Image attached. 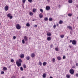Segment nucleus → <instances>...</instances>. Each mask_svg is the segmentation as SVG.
I'll return each instance as SVG.
<instances>
[{"label":"nucleus","mask_w":78,"mask_h":78,"mask_svg":"<svg viewBox=\"0 0 78 78\" xmlns=\"http://www.w3.org/2000/svg\"><path fill=\"white\" fill-rule=\"evenodd\" d=\"M7 16L8 17H9L10 19H12V16H11V14L10 13L8 14L7 15Z\"/></svg>","instance_id":"obj_4"},{"label":"nucleus","mask_w":78,"mask_h":78,"mask_svg":"<svg viewBox=\"0 0 78 78\" xmlns=\"http://www.w3.org/2000/svg\"><path fill=\"white\" fill-rule=\"evenodd\" d=\"M72 44L73 45H76V40H73L72 41Z\"/></svg>","instance_id":"obj_5"},{"label":"nucleus","mask_w":78,"mask_h":78,"mask_svg":"<svg viewBox=\"0 0 78 78\" xmlns=\"http://www.w3.org/2000/svg\"><path fill=\"white\" fill-rule=\"evenodd\" d=\"M76 66H78V63H76Z\"/></svg>","instance_id":"obj_46"},{"label":"nucleus","mask_w":78,"mask_h":78,"mask_svg":"<svg viewBox=\"0 0 78 78\" xmlns=\"http://www.w3.org/2000/svg\"><path fill=\"white\" fill-rule=\"evenodd\" d=\"M22 42L23 44H25V40L24 39H23L22 41Z\"/></svg>","instance_id":"obj_32"},{"label":"nucleus","mask_w":78,"mask_h":78,"mask_svg":"<svg viewBox=\"0 0 78 78\" xmlns=\"http://www.w3.org/2000/svg\"><path fill=\"white\" fill-rule=\"evenodd\" d=\"M68 2L69 3H72V2H73V1H72V0H69L68 1Z\"/></svg>","instance_id":"obj_18"},{"label":"nucleus","mask_w":78,"mask_h":78,"mask_svg":"<svg viewBox=\"0 0 78 78\" xmlns=\"http://www.w3.org/2000/svg\"><path fill=\"white\" fill-rule=\"evenodd\" d=\"M1 25V23L0 22V26Z\"/></svg>","instance_id":"obj_53"},{"label":"nucleus","mask_w":78,"mask_h":78,"mask_svg":"<svg viewBox=\"0 0 78 78\" xmlns=\"http://www.w3.org/2000/svg\"><path fill=\"white\" fill-rule=\"evenodd\" d=\"M24 39L26 42H27L28 41V37L27 36H24Z\"/></svg>","instance_id":"obj_8"},{"label":"nucleus","mask_w":78,"mask_h":78,"mask_svg":"<svg viewBox=\"0 0 78 78\" xmlns=\"http://www.w3.org/2000/svg\"><path fill=\"white\" fill-rule=\"evenodd\" d=\"M39 65L40 66H41L42 65V62H39Z\"/></svg>","instance_id":"obj_34"},{"label":"nucleus","mask_w":78,"mask_h":78,"mask_svg":"<svg viewBox=\"0 0 78 78\" xmlns=\"http://www.w3.org/2000/svg\"><path fill=\"white\" fill-rule=\"evenodd\" d=\"M76 76H77V77H78V73H76Z\"/></svg>","instance_id":"obj_45"},{"label":"nucleus","mask_w":78,"mask_h":78,"mask_svg":"<svg viewBox=\"0 0 78 78\" xmlns=\"http://www.w3.org/2000/svg\"><path fill=\"white\" fill-rule=\"evenodd\" d=\"M66 77L67 78H70V76L69 74H67L66 75Z\"/></svg>","instance_id":"obj_23"},{"label":"nucleus","mask_w":78,"mask_h":78,"mask_svg":"<svg viewBox=\"0 0 78 78\" xmlns=\"http://www.w3.org/2000/svg\"><path fill=\"white\" fill-rule=\"evenodd\" d=\"M50 47H51V48H53V44H51L50 45Z\"/></svg>","instance_id":"obj_42"},{"label":"nucleus","mask_w":78,"mask_h":78,"mask_svg":"<svg viewBox=\"0 0 78 78\" xmlns=\"http://www.w3.org/2000/svg\"><path fill=\"white\" fill-rule=\"evenodd\" d=\"M47 2H49V1H50V0H47Z\"/></svg>","instance_id":"obj_51"},{"label":"nucleus","mask_w":78,"mask_h":78,"mask_svg":"<svg viewBox=\"0 0 78 78\" xmlns=\"http://www.w3.org/2000/svg\"><path fill=\"white\" fill-rule=\"evenodd\" d=\"M16 27L17 30H20L21 28V26L19 24H17L16 25Z\"/></svg>","instance_id":"obj_2"},{"label":"nucleus","mask_w":78,"mask_h":78,"mask_svg":"<svg viewBox=\"0 0 78 78\" xmlns=\"http://www.w3.org/2000/svg\"><path fill=\"white\" fill-rule=\"evenodd\" d=\"M59 6H60V5H59Z\"/></svg>","instance_id":"obj_56"},{"label":"nucleus","mask_w":78,"mask_h":78,"mask_svg":"<svg viewBox=\"0 0 78 78\" xmlns=\"http://www.w3.org/2000/svg\"><path fill=\"white\" fill-rule=\"evenodd\" d=\"M68 15L69 17H71L72 16V13H69Z\"/></svg>","instance_id":"obj_28"},{"label":"nucleus","mask_w":78,"mask_h":78,"mask_svg":"<svg viewBox=\"0 0 78 78\" xmlns=\"http://www.w3.org/2000/svg\"><path fill=\"white\" fill-rule=\"evenodd\" d=\"M49 21H52L53 20V19L51 17L49 18Z\"/></svg>","instance_id":"obj_25"},{"label":"nucleus","mask_w":78,"mask_h":78,"mask_svg":"<svg viewBox=\"0 0 78 78\" xmlns=\"http://www.w3.org/2000/svg\"><path fill=\"white\" fill-rule=\"evenodd\" d=\"M47 35L48 36H51V33L48 32L47 33Z\"/></svg>","instance_id":"obj_14"},{"label":"nucleus","mask_w":78,"mask_h":78,"mask_svg":"<svg viewBox=\"0 0 78 78\" xmlns=\"http://www.w3.org/2000/svg\"><path fill=\"white\" fill-rule=\"evenodd\" d=\"M32 58H34L35 56V55L34 53H32L31 55Z\"/></svg>","instance_id":"obj_19"},{"label":"nucleus","mask_w":78,"mask_h":78,"mask_svg":"<svg viewBox=\"0 0 78 78\" xmlns=\"http://www.w3.org/2000/svg\"><path fill=\"white\" fill-rule=\"evenodd\" d=\"M20 70H21V71H23V69L22 67H20Z\"/></svg>","instance_id":"obj_31"},{"label":"nucleus","mask_w":78,"mask_h":78,"mask_svg":"<svg viewBox=\"0 0 78 78\" xmlns=\"http://www.w3.org/2000/svg\"><path fill=\"white\" fill-rule=\"evenodd\" d=\"M44 21H48V18L47 17H45L44 18Z\"/></svg>","instance_id":"obj_21"},{"label":"nucleus","mask_w":78,"mask_h":78,"mask_svg":"<svg viewBox=\"0 0 78 78\" xmlns=\"http://www.w3.org/2000/svg\"><path fill=\"white\" fill-rule=\"evenodd\" d=\"M69 73H70L71 75H73V74L74 73V70L72 69H71L69 70Z\"/></svg>","instance_id":"obj_3"},{"label":"nucleus","mask_w":78,"mask_h":78,"mask_svg":"<svg viewBox=\"0 0 78 78\" xmlns=\"http://www.w3.org/2000/svg\"><path fill=\"white\" fill-rule=\"evenodd\" d=\"M58 23L59 24H62L63 23V21L62 20H60L59 21Z\"/></svg>","instance_id":"obj_17"},{"label":"nucleus","mask_w":78,"mask_h":78,"mask_svg":"<svg viewBox=\"0 0 78 78\" xmlns=\"http://www.w3.org/2000/svg\"><path fill=\"white\" fill-rule=\"evenodd\" d=\"M67 28H69V29L70 30H72V27H70V26H67Z\"/></svg>","instance_id":"obj_16"},{"label":"nucleus","mask_w":78,"mask_h":78,"mask_svg":"<svg viewBox=\"0 0 78 78\" xmlns=\"http://www.w3.org/2000/svg\"><path fill=\"white\" fill-rule=\"evenodd\" d=\"M27 59V60H30V56H28L26 58Z\"/></svg>","instance_id":"obj_30"},{"label":"nucleus","mask_w":78,"mask_h":78,"mask_svg":"<svg viewBox=\"0 0 78 78\" xmlns=\"http://www.w3.org/2000/svg\"><path fill=\"white\" fill-rule=\"evenodd\" d=\"M40 11L41 12H43V10H42L41 9H40Z\"/></svg>","instance_id":"obj_37"},{"label":"nucleus","mask_w":78,"mask_h":78,"mask_svg":"<svg viewBox=\"0 0 78 78\" xmlns=\"http://www.w3.org/2000/svg\"><path fill=\"white\" fill-rule=\"evenodd\" d=\"M23 66L24 69H26V65L23 64Z\"/></svg>","instance_id":"obj_24"},{"label":"nucleus","mask_w":78,"mask_h":78,"mask_svg":"<svg viewBox=\"0 0 78 78\" xmlns=\"http://www.w3.org/2000/svg\"><path fill=\"white\" fill-rule=\"evenodd\" d=\"M77 19L78 20V17H77Z\"/></svg>","instance_id":"obj_54"},{"label":"nucleus","mask_w":78,"mask_h":78,"mask_svg":"<svg viewBox=\"0 0 78 78\" xmlns=\"http://www.w3.org/2000/svg\"><path fill=\"white\" fill-rule=\"evenodd\" d=\"M43 78H45L46 77V74L45 73H43Z\"/></svg>","instance_id":"obj_20"},{"label":"nucleus","mask_w":78,"mask_h":78,"mask_svg":"<svg viewBox=\"0 0 78 78\" xmlns=\"http://www.w3.org/2000/svg\"><path fill=\"white\" fill-rule=\"evenodd\" d=\"M37 27V25H35V27Z\"/></svg>","instance_id":"obj_48"},{"label":"nucleus","mask_w":78,"mask_h":78,"mask_svg":"<svg viewBox=\"0 0 78 78\" xmlns=\"http://www.w3.org/2000/svg\"><path fill=\"white\" fill-rule=\"evenodd\" d=\"M5 10L6 11H7L8 10V9H9V7L8 5H6L4 7Z\"/></svg>","instance_id":"obj_6"},{"label":"nucleus","mask_w":78,"mask_h":78,"mask_svg":"<svg viewBox=\"0 0 78 78\" xmlns=\"http://www.w3.org/2000/svg\"><path fill=\"white\" fill-rule=\"evenodd\" d=\"M29 2H30V3L32 2V0H28Z\"/></svg>","instance_id":"obj_40"},{"label":"nucleus","mask_w":78,"mask_h":78,"mask_svg":"<svg viewBox=\"0 0 78 78\" xmlns=\"http://www.w3.org/2000/svg\"><path fill=\"white\" fill-rule=\"evenodd\" d=\"M53 28L54 29H55L56 28V25L55 24L53 26Z\"/></svg>","instance_id":"obj_38"},{"label":"nucleus","mask_w":78,"mask_h":78,"mask_svg":"<svg viewBox=\"0 0 78 78\" xmlns=\"http://www.w3.org/2000/svg\"><path fill=\"white\" fill-rule=\"evenodd\" d=\"M27 27H30V24L29 23H27L26 24Z\"/></svg>","instance_id":"obj_26"},{"label":"nucleus","mask_w":78,"mask_h":78,"mask_svg":"<svg viewBox=\"0 0 78 78\" xmlns=\"http://www.w3.org/2000/svg\"><path fill=\"white\" fill-rule=\"evenodd\" d=\"M57 58L58 61H60L61 59V58L60 56H58Z\"/></svg>","instance_id":"obj_12"},{"label":"nucleus","mask_w":78,"mask_h":78,"mask_svg":"<svg viewBox=\"0 0 78 78\" xmlns=\"http://www.w3.org/2000/svg\"><path fill=\"white\" fill-rule=\"evenodd\" d=\"M70 42L71 43L72 42V40H70Z\"/></svg>","instance_id":"obj_49"},{"label":"nucleus","mask_w":78,"mask_h":78,"mask_svg":"<svg viewBox=\"0 0 78 78\" xmlns=\"http://www.w3.org/2000/svg\"><path fill=\"white\" fill-rule=\"evenodd\" d=\"M24 56H25V55L23 54H21V55H20V57L21 58H24Z\"/></svg>","instance_id":"obj_9"},{"label":"nucleus","mask_w":78,"mask_h":78,"mask_svg":"<svg viewBox=\"0 0 78 78\" xmlns=\"http://www.w3.org/2000/svg\"><path fill=\"white\" fill-rule=\"evenodd\" d=\"M33 21H34V20H33Z\"/></svg>","instance_id":"obj_55"},{"label":"nucleus","mask_w":78,"mask_h":78,"mask_svg":"<svg viewBox=\"0 0 78 78\" xmlns=\"http://www.w3.org/2000/svg\"><path fill=\"white\" fill-rule=\"evenodd\" d=\"M43 65L44 66H45L46 65H47V63L46 62H44L43 63Z\"/></svg>","instance_id":"obj_22"},{"label":"nucleus","mask_w":78,"mask_h":78,"mask_svg":"<svg viewBox=\"0 0 78 78\" xmlns=\"http://www.w3.org/2000/svg\"><path fill=\"white\" fill-rule=\"evenodd\" d=\"M39 16L40 18H42V17H43V15L42 14V13H41L39 14Z\"/></svg>","instance_id":"obj_10"},{"label":"nucleus","mask_w":78,"mask_h":78,"mask_svg":"<svg viewBox=\"0 0 78 78\" xmlns=\"http://www.w3.org/2000/svg\"><path fill=\"white\" fill-rule=\"evenodd\" d=\"M46 9L47 11H49L50 9V7L49 6H46Z\"/></svg>","instance_id":"obj_7"},{"label":"nucleus","mask_w":78,"mask_h":78,"mask_svg":"<svg viewBox=\"0 0 78 78\" xmlns=\"http://www.w3.org/2000/svg\"><path fill=\"white\" fill-rule=\"evenodd\" d=\"M63 59H66V56H63Z\"/></svg>","instance_id":"obj_43"},{"label":"nucleus","mask_w":78,"mask_h":78,"mask_svg":"<svg viewBox=\"0 0 78 78\" xmlns=\"http://www.w3.org/2000/svg\"><path fill=\"white\" fill-rule=\"evenodd\" d=\"M60 37L61 38H63L64 37V35L63 34L62 35H60Z\"/></svg>","instance_id":"obj_29"},{"label":"nucleus","mask_w":78,"mask_h":78,"mask_svg":"<svg viewBox=\"0 0 78 78\" xmlns=\"http://www.w3.org/2000/svg\"><path fill=\"white\" fill-rule=\"evenodd\" d=\"M22 61L20 59H19L17 61H16V64L18 67H20L22 66Z\"/></svg>","instance_id":"obj_1"},{"label":"nucleus","mask_w":78,"mask_h":78,"mask_svg":"<svg viewBox=\"0 0 78 78\" xmlns=\"http://www.w3.org/2000/svg\"><path fill=\"white\" fill-rule=\"evenodd\" d=\"M16 37L15 36H14L13 37V39H16Z\"/></svg>","instance_id":"obj_41"},{"label":"nucleus","mask_w":78,"mask_h":78,"mask_svg":"<svg viewBox=\"0 0 78 78\" xmlns=\"http://www.w3.org/2000/svg\"><path fill=\"white\" fill-rule=\"evenodd\" d=\"M33 12H36L37 11V9H33Z\"/></svg>","instance_id":"obj_11"},{"label":"nucleus","mask_w":78,"mask_h":78,"mask_svg":"<svg viewBox=\"0 0 78 78\" xmlns=\"http://www.w3.org/2000/svg\"><path fill=\"white\" fill-rule=\"evenodd\" d=\"M22 2L23 3H25V2H26V0H23Z\"/></svg>","instance_id":"obj_35"},{"label":"nucleus","mask_w":78,"mask_h":78,"mask_svg":"<svg viewBox=\"0 0 78 78\" xmlns=\"http://www.w3.org/2000/svg\"><path fill=\"white\" fill-rule=\"evenodd\" d=\"M22 78H25L24 77H22Z\"/></svg>","instance_id":"obj_52"},{"label":"nucleus","mask_w":78,"mask_h":78,"mask_svg":"<svg viewBox=\"0 0 78 78\" xmlns=\"http://www.w3.org/2000/svg\"><path fill=\"white\" fill-rule=\"evenodd\" d=\"M3 69L4 70H7V68H6V67H4L3 68Z\"/></svg>","instance_id":"obj_27"},{"label":"nucleus","mask_w":78,"mask_h":78,"mask_svg":"<svg viewBox=\"0 0 78 78\" xmlns=\"http://www.w3.org/2000/svg\"><path fill=\"white\" fill-rule=\"evenodd\" d=\"M56 26H57V27H58V26H59V24L57 23L56 24Z\"/></svg>","instance_id":"obj_47"},{"label":"nucleus","mask_w":78,"mask_h":78,"mask_svg":"<svg viewBox=\"0 0 78 78\" xmlns=\"http://www.w3.org/2000/svg\"><path fill=\"white\" fill-rule=\"evenodd\" d=\"M4 73V72L2 71L1 73V74H3Z\"/></svg>","instance_id":"obj_39"},{"label":"nucleus","mask_w":78,"mask_h":78,"mask_svg":"<svg viewBox=\"0 0 78 78\" xmlns=\"http://www.w3.org/2000/svg\"><path fill=\"white\" fill-rule=\"evenodd\" d=\"M10 62H14V59H11Z\"/></svg>","instance_id":"obj_33"},{"label":"nucleus","mask_w":78,"mask_h":78,"mask_svg":"<svg viewBox=\"0 0 78 78\" xmlns=\"http://www.w3.org/2000/svg\"><path fill=\"white\" fill-rule=\"evenodd\" d=\"M55 50L56 51H58V49L57 48H55Z\"/></svg>","instance_id":"obj_44"},{"label":"nucleus","mask_w":78,"mask_h":78,"mask_svg":"<svg viewBox=\"0 0 78 78\" xmlns=\"http://www.w3.org/2000/svg\"><path fill=\"white\" fill-rule=\"evenodd\" d=\"M69 47L70 48H71V46H70V45H69Z\"/></svg>","instance_id":"obj_50"},{"label":"nucleus","mask_w":78,"mask_h":78,"mask_svg":"<svg viewBox=\"0 0 78 78\" xmlns=\"http://www.w3.org/2000/svg\"><path fill=\"white\" fill-rule=\"evenodd\" d=\"M52 61L53 62H54L55 61V59L54 58H53L52 59Z\"/></svg>","instance_id":"obj_36"},{"label":"nucleus","mask_w":78,"mask_h":78,"mask_svg":"<svg viewBox=\"0 0 78 78\" xmlns=\"http://www.w3.org/2000/svg\"><path fill=\"white\" fill-rule=\"evenodd\" d=\"M47 39L48 41H51V37H48L47 38Z\"/></svg>","instance_id":"obj_13"},{"label":"nucleus","mask_w":78,"mask_h":78,"mask_svg":"<svg viewBox=\"0 0 78 78\" xmlns=\"http://www.w3.org/2000/svg\"><path fill=\"white\" fill-rule=\"evenodd\" d=\"M29 15H30V16H31L33 15V12H30L29 13Z\"/></svg>","instance_id":"obj_15"}]
</instances>
